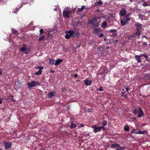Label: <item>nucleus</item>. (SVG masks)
<instances>
[{
	"label": "nucleus",
	"mask_w": 150,
	"mask_h": 150,
	"mask_svg": "<svg viewBox=\"0 0 150 150\" xmlns=\"http://www.w3.org/2000/svg\"><path fill=\"white\" fill-rule=\"evenodd\" d=\"M71 12V11L70 9L68 8H65L63 13V15L64 17L67 18H69V15Z\"/></svg>",
	"instance_id": "obj_1"
},
{
	"label": "nucleus",
	"mask_w": 150,
	"mask_h": 150,
	"mask_svg": "<svg viewBox=\"0 0 150 150\" xmlns=\"http://www.w3.org/2000/svg\"><path fill=\"white\" fill-rule=\"evenodd\" d=\"M27 83L30 89L32 87L40 84V83L38 81H32L30 82H28Z\"/></svg>",
	"instance_id": "obj_2"
},
{
	"label": "nucleus",
	"mask_w": 150,
	"mask_h": 150,
	"mask_svg": "<svg viewBox=\"0 0 150 150\" xmlns=\"http://www.w3.org/2000/svg\"><path fill=\"white\" fill-rule=\"evenodd\" d=\"M111 147L112 148H115L116 150H124L125 148L124 146H121L118 144L114 143L111 144Z\"/></svg>",
	"instance_id": "obj_3"
},
{
	"label": "nucleus",
	"mask_w": 150,
	"mask_h": 150,
	"mask_svg": "<svg viewBox=\"0 0 150 150\" xmlns=\"http://www.w3.org/2000/svg\"><path fill=\"white\" fill-rule=\"evenodd\" d=\"M92 128L93 129V132L95 133L101 131L102 129H104V127L103 126L97 127L96 125H94L93 126Z\"/></svg>",
	"instance_id": "obj_4"
},
{
	"label": "nucleus",
	"mask_w": 150,
	"mask_h": 150,
	"mask_svg": "<svg viewBox=\"0 0 150 150\" xmlns=\"http://www.w3.org/2000/svg\"><path fill=\"white\" fill-rule=\"evenodd\" d=\"M65 33H70L71 34L73 38L78 37L79 35V33L78 32L75 33L73 30H71L68 31H66Z\"/></svg>",
	"instance_id": "obj_5"
},
{
	"label": "nucleus",
	"mask_w": 150,
	"mask_h": 150,
	"mask_svg": "<svg viewBox=\"0 0 150 150\" xmlns=\"http://www.w3.org/2000/svg\"><path fill=\"white\" fill-rule=\"evenodd\" d=\"M144 57L146 58H148V56L147 55L143 54H141L139 55H136L135 57L138 63H141L142 62L141 57Z\"/></svg>",
	"instance_id": "obj_6"
},
{
	"label": "nucleus",
	"mask_w": 150,
	"mask_h": 150,
	"mask_svg": "<svg viewBox=\"0 0 150 150\" xmlns=\"http://www.w3.org/2000/svg\"><path fill=\"white\" fill-rule=\"evenodd\" d=\"M131 19V18H126L125 17H124V19L121 20L120 23L121 25L122 26L125 25Z\"/></svg>",
	"instance_id": "obj_7"
},
{
	"label": "nucleus",
	"mask_w": 150,
	"mask_h": 150,
	"mask_svg": "<svg viewBox=\"0 0 150 150\" xmlns=\"http://www.w3.org/2000/svg\"><path fill=\"white\" fill-rule=\"evenodd\" d=\"M134 26L136 27L137 30L141 31L140 30L142 29L143 25L138 22H136L135 23Z\"/></svg>",
	"instance_id": "obj_8"
},
{
	"label": "nucleus",
	"mask_w": 150,
	"mask_h": 150,
	"mask_svg": "<svg viewBox=\"0 0 150 150\" xmlns=\"http://www.w3.org/2000/svg\"><path fill=\"white\" fill-rule=\"evenodd\" d=\"M5 147V148L6 149H8L11 146L12 144L10 142H3Z\"/></svg>",
	"instance_id": "obj_9"
},
{
	"label": "nucleus",
	"mask_w": 150,
	"mask_h": 150,
	"mask_svg": "<svg viewBox=\"0 0 150 150\" xmlns=\"http://www.w3.org/2000/svg\"><path fill=\"white\" fill-rule=\"evenodd\" d=\"M56 92L54 91H52L47 94V96L49 98H51L54 96Z\"/></svg>",
	"instance_id": "obj_10"
},
{
	"label": "nucleus",
	"mask_w": 150,
	"mask_h": 150,
	"mask_svg": "<svg viewBox=\"0 0 150 150\" xmlns=\"http://www.w3.org/2000/svg\"><path fill=\"white\" fill-rule=\"evenodd\" d=\"M85 85L86 86L90 85L92 83V81L88 79H86L83 81Z\"/></svg>",
	"instance_id": "obj_11"
},
{
	"label": "nucleus",
	"mask_w": 150,
	"mask_h": 150,
	"mask_svg": "<svg viewBox=\"0 0 150 150\" xmlns=\"http://www.w3.org/2000/svg\"><path fill=\"white\" fill-rule=\"evenodd\" d=\"M77 122L76 121H75L73 122V121H72L71 122V125L70 127L71 129H73L74 128H76L77 126Z\"/></svg>",
	"instance_id": "obj_12"
},
{
	"label": "nucleus",
	"mask_w": 150,
	"mask_h": 150,
	"mask_svg": "<svg viewBox=\"0 0 150 150\" xmlns=\"http://www.w3.org/2000/svg\"><path fill=\"white\" fill-rule=\"evenodd\" d=\"M127 12L125 8H122L120 13V15L123 16H124Z\"/></svg>",
	"instance_id": "obj_13"
},
{
	"label": "nucleus",
	"mask_w": 150,
	"mask_h": 150,
	"mask_svg": "<svg viewBox=\"0 0 150 150\" xmlns=\"http://www.w3.org/2000/svg\"><path fill=\"white\" fill-rule=\"evenodd\" d=\"M141 31L137 30L135 33H134L132 35V37H135L137 36H139L141 34Z\"/></svg>",
	"instance_id": "obj_14"
},
{
	"label": "nucleus",
	"mask_w": 150,
	"mask_h": 150,
	"mask_svg": "<svg viewBox=\"0 0 150 150\" xmlns=\"http://www.w3.org/2000/svg\"><path fill=\"white\" fill-rule=\"evenodd\" d=\"M22 45L23 47L20 48V50L21 52H23L26 50V47L25 43H23Z\"/></svg>",
	"instance_id": "obj_15"
},
{
	"label": "nucleus",
	"mask_w": 150,
	"mask_h": 150,
	"mask_svg": "<svg viewBox=\"0 0 150 150\" xmlns=\"http://www.w3.org/2000/svg\"><path fill=\"white\" fill-rule=\"evenodd\" d=\"M62 60L60 59H58L55 61L54 64L56 66H57L59 65L62 62Z\"/></svg>",
	"instance_id": "obj_16"
},
{
	"label": "nucleus",
	"mask_w": 150,
	"mask_h": 150,
	"mask_svg": "<svg viewBox=\"0 0 150 150\" xmlns=\"http://www.w3.org/2000/svg\"><path fill=\"white\" fill-rule=\"evenodd\" d=\"M103 4V2L99 0L98 1L96 2L95 4V6H98L101 5Z\"/></svg>",
	"instance_id": "obj_17"
},
{
	"label": "nucleus",
	"mask_w": 150,
	"mask_h": 150,
	"mask_svg": "<svg viewBox=\"0 0 150 150\" xmlns=\"http://www.w3.org/2000/svg\"><path fill=\"white\" fill-rule=\"evenodd\" d=\"M85 8V6L84 5H83L81 6V8H78L77 10L76 11V12H80L82 11Z\"/></svg>",
	"instance_id": "obj_18"
},
{
	"label": "nucleus",
	"mask_w": 150,
	"mask_h": 150,
	"mask_svg": "<svg viewBox=\"0 0 150 150\" xmlns=\"http://www.w3.org/2000/svg\"><path fill=\"white\" fill-rule=\"evenodd\" d=\"M40 69L37 72H35V74L36 75H39L41 74L42 72V70L43 69V67H41Z\"/></svg>",
	"instance_id": "obj_19"
},
{
	"label": "nucleus",
	"mask_w": 150,
	"mask_h": 150,
	"mask_svg": "<svg viewBox=\"0 0 150 150\" xmlns=\"http://www.w3.org/2000/svg\"><path fill=\"white\" fill-rule=\"evenodd\" d=\"M66 34L65 35V37L67 39H69L71 36V34L70 33H66Z\"/></svg>",
	"instance_id": "obj_20"
},
{
	"label": "nucleus",
	"mask_w": 150,
	"mask_h": 150,
	"mask_svg": "<svg viewBox=\"0 0 150 150\" xmlns=\"http://www.w3.org/2000/svg\"><path fill=\"white\" fill-rule=\"evenodd\" d=\"M144 115L143 112H139L137 115V117L139 118L141 117L142 116Z\"/></svg>",
	"instance_id": "obj_21"
},
{
	"label": "nucleus",
	"mask_w": 150,
	"mask_h": 150,
	"mask_svg": "<svg viewBox=\"0 0 150 150\" xmlns=\"http://www.w3.org/2000/svg\"><path fill=\"white\" fill-rule=\"evenodd\" d=\"M12 33L14 34H17L18 31L16 30L14 28H12L11 29Z\"/></svg>",
	"instance_id": "obj_22"
},
{
	"label": "nucleus",
	"mask_w": 150,
	"mask_h": 150,
	"mask_svg": "<svg viewBox=\"0 0 150 150\" xmlns=\"http://www.w3.org/2000/svg\"><path fill=\"white\" fill-rule=\"evenodd\" d=\"M107 23L106 22L104 21L102 23L101 27L103 28H106L107 27Z\"/></svg>",
	"instance_id": "obj_23"
},
{
	"label": "nucleus",
	"mask_w": 150,
	"mask_h": 150,
	"mask_svg": "<svg viewBox=\"0 0 150 150\" xmlns=\"http://www.w3.org/2000/svg\"><path fill=\"white\" fill-rule=\"evenodd\" d=\"M124 130L126 131H129V127L127 125H125L124 127Z\"/></svg>",
	"instance_id": "obj_24"
},
{
	"label": "nucleus",
	"mask_w": 150,
	"mask_h": 150,
	"mask_svg": "<svg viewBox=\"0 0 150 150\" xmlns=\"http://www.w3.org/2000/svg\"><path fill=\"white\" fill-rule=\"evenodd\" d=\"M139 16L140 18L142 20H143L145 16L144 15L142 14H140L139 15Z\"/></svg>",
	"instance_id": "obj_25"
},
{
	"label": "nucleus",
	"mask_w": 150,
	"mask_h": 150,
	"mask_svg": "<svg viewBox=\"0 0 150 150\" xmlns=\"http://www.w3.org/2000/svg\"><path fill=\"white\" fill-rule=\"evenodd\" d=\"M107 124V122L105 120H103L102 122V126L103 127L106 125Z\"/></svg>",
	"instance_id": "obj_26"
},
{
	"label": "nucleus",
	"mask_w": 150,
	"mask_h": 150,
	"mask_svg": "<svg viewBox=\"0 0 150 150\" xmlns=\"http://www.w3.org/2000/svg\"><path fill=\"white\" fill-rule=\"evenodd\" d=\"M137 131L136 129H133L130 131L131 133H134L135 134H137Z\"/></svg>",
	"instance_id": "obj_27"
},
{
	"label": "nucleus",
	"mask_w": 150,
	"mask_h": 150,
	"mask_svg": "<svg viewBox=\"0 0 150 150\" xmlns=\"http://www.w3.org/2000/svg\"><path fill=\"white\" fill-rule=\"evenodd\" d=\"M49 61L50 63L51 64H54V60L52 59H49Z\"/></svg>",
	"instance_id": "obj_28"
},
{
	"label": "nucleus",
	"mask_w": 150,
	"mask_h": 150,
	"mask_svg": "<svg viewBox=\"0 0 150 150\" xmlns=\"http://www.w3.org/2000/svg\"><path fill=\"white\" fill-rule=\"evenodd\" d=\"M44 36H41L38 39V41H41L44 40Z\"/></svg>",
	"instance_id": "obj_29"
},
{
	"label": "nucleus",
	"mask_w": 150,
	"mask_h": 150,
	"mask_svg": "<svg viewBox=\"0 0 150 150\" xmlns=\"http://www.w3.org/2000/svg\"><path fill=\"white\" fill-rule=\"evenodd\" d=\"M145 133V131H138L137 132V134H144Z\"/></svg>",
	"instance_id": "obj_30"
},
{
	"label": "nucleus",
	"mask_w": 150,
	"mask_h": 150,
	"mask_svg": "<svg viewBox=\"0 0 150 150\" xmlns=\"http://www.w3.org/2000/svg\"><path fill=\"white\" fill-rule=\"evenodd\" d=\"M117 30H115V29H111L108 31L109 32H111L112 33H115L117 32Z\"/></svg>",
	"instance_id": "obj_31"
},
{
	"label": "nucleus",
	"mask_w": 150,
	"mask_h": 150,
	"mask_svg": "<svg viewBox=\"0 0 150 150\" xmlns=\"http://www.w3.org/2000/svg\"><path fill=\"white\" fill-rule=\"evenodd\" d=\"M44 31L42 29H41L40 30V33L39 34V36L41 35L42 33H43Z\"/></svg>",
	"instance_id": "obj_32"
},
{
	"label": "nucleus",
	"mask_w": 150,
	"mask_h": 150,
	"mask_svg": "<svg viewBox=\"0 0 150 150\" xmlns=\"http://www.w3.org/2000/svg\"><path fill=\"white\" fill-rule=\"evenodd\" d=\"M137 109H134L133 110V113L135 115L137 114Z\"/></svg>",
	"instance_id": "obj_33"
},
{
	"label": "nucleus",
	"mask_w": 150,
	"mask_h": 150,
	"mask_svg": "<svg viewBox=\"0 0 150 150\" xmlns=\"http://www.w3.org/2000/svg\"><path fill=\"white\" fill-rule=\"evenodd\" d=\"M110 42L113 44H115V42L113 39L112 40V41H110Z\"/></svg>",
	"instance_id": "obj_34"
},
{
	"label": "nucleus",
	"mask_w": 150,
	"mask_h": 150,
	"mask_svg": "<svg viewBox=\"0 0 150 150\" xmlns=\"http://www.w3.org/2000/svg\"><path fill=\"white\" fill-rule=\"evenodd\" d=\"M35 68L37 69H39V70L40 69V68H41V67H42L41 66H37L36 67H35Z\"/></svg>",
	"instance_id": "obj_35"
},
{
	"label": "nucleus",
	"mask_w": 150,
	"mask_h": 150,
	"mask_svg": "<svg viewBox=\"0 0 150 150\" xmlns=\"http://www.w3.org/2000/svg\"><path fill=\"white\" fill-rule=\"evenodd\" d=\"M138 110L139 112H143L142 108L141 107H139L138 108Z\"/></svg>",
	"instance_id": "obj_36"
},
{
	"label": "nucleus",
	"mask_w": 150,
	"mask_h": 150,
	"mask_svg": "<svg viewBox=\"0 0 150 150\" xmlns=\"http://www.w3.org/2000/svg\"><path fill=\"white\" fill-rule=\"evenodd\" d=\"M111 36H112V37H115L116 36V34L115 33H113L110 35Z\"/></svg>",
	"instance_id": "obj_37"
},
{
	"label": "nucleus",
	"mask_w": 150,
	"mask_h": 150,
	"mask_svg": "<svg viewBox=\"0 0 150 150\" xmlns=\"http://www.w3.org/2000/svg\"><path fill=\"white\" fill-rule=\"evenodd\" d=\"M93 110L91 108H88V111L90 112H92Z\"/></svg>",
	"instance_id": "obj_38"
},
{
	"label": "nucleus",
	"mask_w": 150,
	"mask_h": 150,
	"mask_svg": "<svg viewBox=\"0 0 150 150\" xmlns=\"http://www.w3.org/2000/svg\"><path fill=\"white\" fill-rule=\"evenodd\" d=\"M131 14L130 13H128L124 17H125L126 18H129L127 17H129Z\"/></svg>",
	"instance_id": "obj_39"
},
{
	"label": "nucleus",
	"mask_w": 150,
	"mask_h": 150,
	"mask_svg": "<svg viewBox=\"0 0 150 150\" xmlns=\"http://www.w3.org/2000/svg\"><path fill=\"white\" fill-rule=\"evenodd\" d=\"M104 35L102 33H101L98 35V36L100 38L103 37Z\"/></svg>",
	"instance_id": "obj_40"
},
{
	"label": "nucleus",
	"mask_w": 150,
	"mask_h": 150,
	"mask_svg": "<svg viewBox=\"0 0 150 150\" xmlns=\"http://www.w3.org/2000/svg\"><path fill=\"white\" fill-rule=\"evenodd\" d=\"M98 91H103V90L102 89V87H100L99 89L98 90Z\"/></svg>",
	"instance_id": "obj_41"
},
{
	"label": "nucleus",
	"mask_w": 150,
	"mask_h": 150,
	"mask_svg": "<svg viewBox=\"0 0 150 150\" xmlns=\"http://www.w3.org/2000/svg\"><path fill=\"white\" fill-rule=\"evenodd\" d=\"M147 45V44L146 42H144L143 43V46H146Z\"/></svg>",
	"instance_id": "obj_42"
},
{
	"label": "nucleus",
	"mask_w": 150,
	"mask_h": 150,
	"mask_svg": "<svg viewBox=\"0 0 150 150\" xmlns=\"http://www.w3.org/2000/svg\"><path fill=\"white\" fill-rule=\"evenodd\" d=\"M121 96L122 97H124L125 98H127V96L126 95H122Z\"/></svg>",
	"instance_id": "obj_43"
},
{
	"label": "nucleus",
	"mask_w": 150,
	"mask_h": 150,
	"mask_svg": "<svg viewBox=\"0 0 150 150\" xmlns=\"http://www.w3.org/2000/svg\"><path fill=\"white\" fill-rule=\"evenodd\" d=\"M2 100L3 99H1L0 98V104H2Z\"/></svg>",
	"instance_id": "obj_44"
},
{
	"label": "nucleus",
	"mask_w": 150,
	"mask_h": 150,
	"mask_svg": "<svg viewBox=\"0 0 150 150\" xmlns=\"http://www.w3.org/2000/svg\"><path fill=\"white\" fill-rule=\"evenodd\" d=\"M84 125L83 124L81 123L80 125V127H84Z\"/></svg>",
	"instance_id": "obj_45"
},
{
	"label": "nucleus",
	"mask_w": 150,
	"mask_h": 150,
	"mask_svg": "<svg viewBox=\"0 0 150 150\" xmlns=\"http://www.w3.org/2000/svg\"><path fill=\"white\" fill-rule=\"evenodd\" d=\"M73 76L75 77V78H77V76H78V75L77 74H75L74 75H73Z\"/></svg>",
	"instance_id": "obj_46"
},
{
	"label": "nucleus",
	"mask_w": 150,
	"mask_h": 150,
	"mask_svg": "<svg viewBox=\"0 0 150 150\" xmlns=\"http://www.w3.org/2000/svg\"><path fill=\"white\" fill-rule=\"evenodd\" d=\"M143 6H148V4L146 3H144L143 4Z\"/></svg>",
	"instance_id": "obj_47"
},
{
	"label": "nucleus",
	"mask_w": 150,
	"mask_h": 150,
	"mask_svg": "<svg viewBox=\"0 0 150 150\" xmlns=\"http://www.w3.org/2000/svg\"><path fill=\"white\" fill-rule=\"evenodd\" d=\"M47 35L49 37L50 36H52V35L51 34V33H49L47 34Z\"/></svg>",
	"instance_id": "obj_48"
},
{
	"label": "nucleus",
	"mask_w": 150,
	"mask_h": 150,
	"mask_svg": "<svg viewBox=\"0 0 150 150\" xmlns=\"http://www.w3.org/2000/svg\"><path fill=\"white\" fill-rule=\"evenodd\" d=\"M125 93V92L122 91V95H124Z\"/></svg>",
	"instance_id": "obj_49"
},
{
	"label": "nucleus",
	"mask_w": 150,
	"mask_h": 150,
	"mask_svg": "<svg viewBox=\"0 0 150 150\" xmlns=\"http://www.w3.org/2000/svg\"><path fill=\"white\" fill-rule=\"evenodd\" d=\"M33 22H31L30 23V24L29 25H33Z\"/></svg>",
	"instance_id": "obj_50"
},
{
	"label": "nucleus",
	"mask_w": 150,
	"mask_h": 150,
	"mask_svg": "<svg viewBox=\"0 0 150 150\" xmlns=\"http://www.w3.org/2000/svg\"><path fill=\"white\" fill-rule=\"evenodd\" d=\"M50 72L52 73H54V71L53 70H51L50 71Z\"/></svg>",
	"instance_id": "obj_51"
},
{
	"label": "nucleus",
	"mask_w": 150,
	"mask_h": 150,
	"mask_svg": "<svg viewBox=\"0 0 150 150\" xmlns=\"http://www.w3.org/2000/svg\"><path fill=\"white\" fill-rule=\"evenodd\" d=\"M2 74V71L1 69H0V75H1Z\"/></svg>",
	"instance_id": "obj_52"
},
{
	"label": "nucleus",
	"mask_w": 150,
	"mask_h": 150,
	"mask_svg": "<svg viewBox=\"0 0 150 150\" xmlns=\"http://www.w3.org/2000/svg\"><path fill=\"white\" fill-rule=\"evenodd\" d=\"M126 90L127 91V92H128V88L127 87V88H126Z\"/></svg>",
	"instance_id": "obj_53"
},
{
	"label": "nucleus",
	"mask_w": 150,
	"mask_h": 150,
	"mask_svg": "<svg viewBox=\"0 0 150 150\" xmlns=\"http://www.w3.org/2000/svg\"><path fill=\"white\" fill-rule=\"evenodd\" d=\"M146 61H149L150 59H148V58H146Z\"/></svg>",
	"instance_id": "obj_54"
},
{
	"label": "nucleus",
	"mask_w": 150,
	"mask_h": 150,
	"mask_svg": "<svg viewBox=\"0 0 150 150\" xmlns=\"http://www.w3.org/2000/svg\"><path fill=\"white\" fill-rule=\"evenodd\" d=\"M11 99L12 100V101L13 102H15V100H14L13 98H12Z\"/></svg>",
	"instance_id": "obj_55"
},
{
	"label": "nucleus",
	"mask_w": 150,
	"mask_h": 150,
	"mask_svg": "<svg viewBox=\"0 0 150 150\" xmlns=\"http://www.w3.org/2000/svg\"><path fill=\"white\" fill-rule=\"evenodd\" d=\"M54 11H56L57 10V8H54Z\"/></svg>",
	"instance_id": "obj_56"
},
{
	"label": "nucleus",
	"mask_w": 150,
	"mask_h": 150,
	"mask_svg": "<svg viewBox=\"0 0 150 150\" xmlns=\"http://www.w3.org/2000/svg\"><path fill=\"white\" fill-rule=\"evenodd\" d=\"M109 47H108V46H107V47H106V49H107V50L108 49H109Z\"/></svg>",
	"instance_id": "obj_57"
},
{
	"label": "nucleus",
	"mask_w": 150,
	"mask_h": 150,
	"mask_svg": "<svg viewBox=\"0 0 150 150\" xmlns=\"http://www.w3.org/2000/svg\"><path fill=\"white\" fill-rule=\"evenodd\" d=\"M25 54H28V52L27 51H26L25 52Z\"/></svg>",
	"instance_id": "obj_58"
},
{
	"label": "nucleus",
	"mask_w": 150,
	"mask_h": 150,
	"mask_svg": "<svg viewBox=\"0 0 150 150\" xmlns=\"http://www.w3.org/2000/svg\"><path fill=\"white\" fill-rule=\"evenodd\" d=\"M106 39H107L106 38H105L104 39V40L105 41L106 40Z\"/></svg>",
	"instance_id": "obj_59"
},
{
	"label": "nucleus",
	"mask_w": 150,
	"mask_h": 150,
	"mask_svg": "<svg viewBox=\"0 0 150 150\" xmlns=\"http://www.w3.org/2000/svg\"><path fill=\"white\" fill-rule=\"evenodd\" d=\"M118 40H115V42H118Z\"/></svg>",
	"instance_id": "obj_60"
},
{
	"label": "nucleus",
	"mask_w": 150,
	"mask_h": 150,
	"mask_svg": "<svg viewBox=\"0 0 150 150\" xmlns=\"http://www.w3.org/2000/svg\"><path fill=\"white\" fill-rule=\"evenodd\" d=\"M80 46V45H79V46H77L76 47L77 48L78 47H79Z\"/></svg>",
	"instance_id": "obj_61"
},
{
	"label": "nucleus",
	"mask_w": 150,
	"mask_h": 150,
	"mask_svg": "<svg viewBox=\"0 0 150 150\" xmlns=\"http://www.w3.org/2000/svg\"><path fill=\"white\" fill-rule=\"evenodd\" d=\"M93 21H91V23L92 24H93Z\"/></svg>",
	"instance_id": "obj_62"
},
{
	"label": "nucleus",
	"mask_w": 150,
	"mask_h": 150,
	"mask_svg": "<svg viewBox=\"0 0 150 150\" xmlns=\"http://www.w3.org/2000/svg\"><path fill=\"white\" fill-rule=\"evenodd\" d=\"M71 119V120H73V118H71V119Z\"/></svg>",
	"instance_id": "obj_63"
},
{
	"label": "nucleus",
	"mask_w": 150,
	"mask_h": 150,
	"mask_svg": "<svg viewBox=\"0 0 150 150\" xmlns=\"http://www.w3.org/2000/svg\"><path fill=\"white\" fill-rule=\"evenodd\" d=\"M10 96V97H13V96Z\"/></svg>",
	"instance_id": "obj_64"
}]
</instances>
